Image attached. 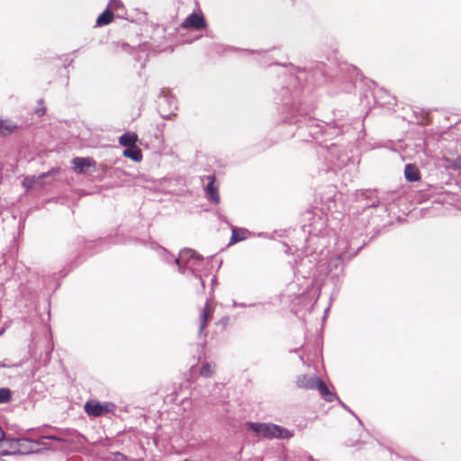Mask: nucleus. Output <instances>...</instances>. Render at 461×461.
I'll list each match as a JSON object with an SVG mask.
<instances>
[{
    "label": "nucleus",
    "instance_id": "28",
    "mask_svg": "<svg viewBox=\"0 0 461 461\" xmlns=\"http://www.w3.org/2000/svg\"><path fill=\"white\" fill-rule=\"evenodd\" d=\"M9 366L6 365L5 363H1L0 362V367H8Z\"/></svg>",
    "mask_w": 461,
    "mask_h": 461
},
{
    "label": "nucleus",
    "instance_id": "19",
    "mask_svg": "<svg viewBox=\"0 0 461 461\" xmlns=\"http://www.w3.org/2000/svg\"><path fill=\"white\" fill-rule=\"evenodd\" d=\"M329 125L333 127L334 129H338L339 133L348 131V125L342 122L341 119L333 120L332 122H329Z\"/></svg>",
    "mask_w": 461,
    "mask_h": 461
},
{
    "label": "nucleus",
    "instance_id": "26",
    "mask_svg": "<svg viewBox=\"0 0 461 461\" xmlns=\"http://www.w3.org/2000/svg\"><path fill=\"white\" fill-rule=\"evenodd\" d=\"M195 277L199 278L200 282H201V285L203 287V289L204 288V282L202 280L201 276H197L195 275Z\"/></svg>",
    "mask_w": 461,
    "mask_h": 461
},
{
    "label": "nucleus",
    "instance_id": "32",
    "mask_svg": "<svg viewBox=\"0 0 461 461\" xmlns=\"http://www.w3.org/2000/svg\"><path fill=\"white\" fill-rule=\"evenodd\" d=\"M4 331H5L4 329L0 330V336L4 333Z\"/></svg>",
    "mask_w": 461,
    "mask_h": 461
},
{
    "label": "nucleus",
    "instance_id": "24",
    "mask_svg": "<svg viewBox=\"0 0 461 461\" xmlns=\"http://www.w3.org/2000/svg\"><path fill=\"white\" fill-rule=\"evenodd\" d=\"M36 113L39 115V116H41L45 113V108H41V109H37L36 110Z\"/></svg>",
    "mask_w": 461,
    "mask_h": 461
},
{
    "label": "nucleus",
    "instance_id": "18",
    "mask_svg": "<svg viewBox=\"0 0 461 461\" xmlns=\"http://www.w3.org/2000/svg\"><path fill=\"white\" fill-rule=\"evenodd\" d=\"M16 128V125L10 121L0 122V134L5 135L13 132Z\"/></svg>",
    "mask_w": 461,
    "mask_h": 461
},
{
    "label": "nucleus",
    "instance_id": "8",
    "mask_svg": "<svg viewBox=\"0 0 461 461\" xmlns=\"http://www.w3.org/2000/svg\"><path fill=\"white\" fill-rule=\"evenodd\" d=\"M319 378L315 375H303L298 376L296 384L300 388L315 389Z\"/></svg>",
    "mask_w": 461,
    "mask_h": 461
},
{
    "label": "nucleus",
    "instance_id": "20",
    "mask_svg": "<svg viewBox=\"0 0 461 461\" xmlns=\"http://www.w3.org/2000/svg\"><path fill=\"white\" fill-rule=\"evenodd\" d=\"M11 399V391L8 388H0V404L9 402Z\"/></svg>",
    "mask_w": 461,
    "mask_h": 461
},
{
    "label": "nucleus",
    "instance_id": "6",
    "mask_svg": "<svg viewBox=\"0 0 461 461\" xmlns=\"http://www.w3.org/2000/svg\"><path fill=\"white\" fill-rule=\"evenodd\" d=\"M73 169L77 174H87L88 169L94 167L95 162L90 158L77 157L72 160Z\"/></svg>",
    "mask_w": 461,
    "mask_h": 461
},
{
    "label": "nucleus",
    "instance_id": "21",
    "mask_svg": "<svg viewBox=\"0 0 461 461\" xmlns=\"http://www.w3.org/2000/svg\"><path fill=\"white\" fill-rule=\"evenodd\" d=\"M8 437H5L3 428L0 426V450H3L4 441L7 439Z\"/></svg>",
    "mask_w": 461,
    "mask_h": 461
},
{
    "label": "nucleus",
    "instance_id": "23",
    "mask_svg": "<svg viewBox=\"0 0 461 461\" xmlns=\"http://www.w3.org/2000/svg\"><path fill=\"white\" fill-rule=\"evenodd\" d=\"M379 203H380V200L378 199V200H375V201L372 202L367 206H369V207H376Z\"/></svg>",
    "mask_w": 461,
    "mask_h": 461
},
{
    "label": "nucleus",
    "instance_id": "22",
    "mask_svg": "<svg viewBox=\"0 0 461 461\" xmlns=\"http://www.w3.org/2000/svg\"><path fill=\"white\" fill-rule=\"evenodd\" d=\"M173 116H176L175 113H170L168 114H163L161 113V117L165 120H170Z\"/></svg>",
    "mask_w": 461,
    "mask_h": 461
},
{
    "label": "nucleus",
    "instance_id": "25",
    "mask_svg": "<svg viewBox=\"0 0 461 461\" xmlns=\"http://www.w3.org/2000/svg\"><path fill=\"white\" fill-rule=\"evenodd\" d=\"M336 263H335V267H338V265L339 264H341V258L340 256H339L337 258H336Z\"/></svg>",
    "mask_w": 461,
    "mask_h": 461
},
{
    "label": "nucleus",
    "instance_id": "4",
    "mask_svg": "<svg viewBox=\"0 0 461 461\" xmlns=\"http://www.w3.org/2000/svg\"><path fill=\"white\" fill-rule=\"evenodd\" d=\"M84 408L88 416L100 417L113 412L116 406L113 402H100L95 400H90L85 403Z\"/></svg>",
    "mask_w": 461,
    "mask_h": 461
},
{
    "label": "nucleus",
    "instance_id": "29",
    "mask_svg": "<svg viewBox=\"0 0 461 461\" xmlns=\"http://www.w3.org/2000/svg\"><path fill=\"white\" fill-rule=\"evenodd\" d=\"M342 405H343V408H345V410H348L349 412L352 413V411L346 405H344V404H342Z\"/></svg>",
    "mask_w": 461,
    "mask_h": 461
},
{
    "label": "nucleus",
    "instance_id": "15",
    "mask_svg": "<svg viewBox=\"0 0 461 461\" xmlns=\"http://www.w3.org/2000/svg\"><path fill=\"white\" fill-rule=\"evenodd\" d=\"M158 106L161 109L162 105L165 104H167L170 107L174 106V108H176V100L171 95L162 92L160 95L158 96Z\"/></svg>",
    "mask_w": 461,
    "mask_h": 461
},
{
    "label": "nucleus",
    "instance_id": "5",
    "mask_svg": "<svg viewBox=\"0 0 461 461\" xmlns=\"http://www.w3.org/2000/svg\"><path fill=\"white\" fill-rule=\"evenodd\" d=\"M181 26L185 29L201 30L206 26V22L202 15L192 14L186 17Z\"/></svg>",
    "mask_w": 461,
    "mask_h": 461
},
{
    "label": "nucleus",
    "instance_id": "9",
    "mask_svg": "<svg viewBox=\"0 0 461 461\" xmlns=\"http://www.w3.org/2000/svg\"><path fill=\"white\" fill-rule=\"evenodd\" d=\"M212 309L211 308L208 302H206L203 311L200 313V326H199V335L204 330L207 326L208 320L212 317Z\"/></svg>",
    "mask_w": 461,
    "mask_h": 461
},
{
    "label": "nucleus",
    "instance_id": "2",
    "mask_svg": "<svg viewBox=\"0 0 461 461\" xmlns=\"http://www.w3.org/2000/svg\"><path fill=\"white\" fill-rule=\"evenodd\" d=\"M248 428L257 435L267 438L288 439L293 436V433L287 429L272 423L249 422Z\"/></svg>",
    "mask_w": 461,
    "mask_h": 461
},
{
    "label": "nucleus",
    "instance_id": "16",
    "mask_svg": "<svg viewBox=\"0 0 461 461\" xmlns=\"http://www.w3.org/2000/svg\"><path fill=\"white\" fill-rule=\"evenodd\" d=\"M246 239V230L233 227L230 238V243H236Z\"/></svg>",
    "mask_w": 461,
    "mask_h": 461
},
{
    "label": "nucleus",
    "instance_id": "1",
    "mask_svg": "<svg viewBox=\"0 0 461 461\" xmlns=\"http://www.w3.org/2000/svg\"><path fill=\"white\" fill-rule=\"evenodd\" d=\"M39 444L27 438H7L4 441L3 450H0V456L8 455H27L37 452Z\"/></svg>",
    "mask_w": 461,
    "mask_h": 461
},
{
    "label": "nucleus",
    "instance_id": "30",
    "mask_svg": "<svg viewBox=\"0 0 461 461\" xmlns=\"http://www.w3.org/2000/svg\"><path fill=\"white\" fill-rule=\"evenodd\" d=\"M342 405H343V408H345V410H348L349 412L352 413V411L346 405H344V404H342Z\"/></svg>",
    "mask_w": 461,
    "mask_h": 461
},
{
    "label": "nucleus",
    "instance_id": "7",
    "mask_svg": "<svg viewBox=\"0 0 461 461\" xmlns=\"http://www.w3.org/2000/svg\"><path fill=\"white\" fill-rule=\"evenodd\" d=\"M207 178L209 179V182L205 187L207 199L212 203H219L220 195L218 193V188L214 185L215 177L209 176Z\"/></svg>",
    "mask_w": 461,
    "mask_h": 461
},
{
    "label": "nucleus",
    "instance_id": "17",
    "mask_svg": "<svg viewBox=\"0 0 461 461\" xmlns=\"http://www.w3.org/2000/svg\"><path fill=\"white\" fill-rule=\"evenodd\" d=\"M215 369V365L204 362L203 363L201 369H200V375L204 377H210L213 375Z\"/></svg>",
    "mask_w": 461,
    "mask_h": 461
},
{
    "label": "nucleus",
    "instance_id": "31",
    "mask_svg": "<svg viewBox=\"0 0 461 461\" xmlns=\"http://www.w3.org/2000/svg\"><path fill=\"white\" fill-rule=\"evenodd\" d=\"M403 461H414L413 458H408V459H404Z\"/></svg>",
    "mask_w": 461,
    "mask_h": 461
},
{
    "label": "nucleus",
    "instance_id": "11",
    "mask_svg": "<svg viewBox=\"0 0 461 461\" xmlns=\"http://www.w3.org/2000/svg\"><path fill=\"white\" fill-rule=\"evenodd\" d=\"M315 389H317L320 392L321 397L325 401L331 402L334 400L335 395L329 390V388L322 380L319 379Z\"/></svg>",
    "mask_w": 461,
    "mask_h": 461
},
{
    "label": "nucleus",
    "instance_id": "12",
    "mask_svg": "<svg viewBox=\"0 0 461 461\" xmlns=\"http://www.w3.org/2000/svg\"><path fill=\"white\" fill-rule=\"evenodd\" d=\"M123 156L132 159L135 162H140L142 159L141 150L136 145L128 147L126 149H124Z\"/></svg>",
    "mask_w": 461,
    "mask_h": 461
},
{
    "label": "nucleus",
    "instance_id": "27",
    "mask_svg": "<svg viewBox=\"0 0 461 461\" xmlns=\"http://www.w3.org/2000/svg\"><path fill=\"white\" fill-rule=\"evenodd\" d=\"M48 438L54 439V440H58V441H59V440H60V438H58L57 436H50V437H48Z\"/></svg>",
    "mask_w": 461,
    "mask_h": 461
},
{
    "label": "nucleus",
    "instance_id": "10",
    "mask_svg": "<svg viewBox=\"0 0 461 461\" xmlns=\"http://www.w3.org/2000/svg\"><path fill=\"white\" fill-rule=\"evenodd\" d=\"M405 178L410 182L418 181L420 178V170L415 165L407 164L404 169Z\"/></svg>",
    "mask_w": 461,
    "mask_h": 461
},
{
    "label": "nucleus",
    "instance_id": "3",
    "mask_svg": "<svg viewBox=\"0 0 461 461\" xmlns=\"http://www.w3.org/2000/svg\"><path fill=\"white\" fill-rule=\"evenodd\" d=\"M202 260L203 258L191 249L181 250L178 257L174 259L178 267V270L183 274L185 268L194 274L195 267Z\"/></svg>",
    "mask_w": 461,
    "mask_h": 461
},
{
    "label": "nucleus",
    "instance_id": "14",
    "mask_svg": "<svg viewBox=\"0 0 461 461\" xmlns=\"http://www.w3.org/2000/svg\"><path fill=\"white\" fill-rule=\"evenodd\" d=\"M113 19V13L110 11L108 8L103 12L96 20L97 26L107 25L112 23Z\"/></svg>",
    "mask_w": 461,
    "mask_h": 461
},
{
    "label": "nucleus",
    "instance_id": "13",
    "mask_svg": "<svg viewBox=\"0 0 461 461\" xmlns=\"http://www.w3.org/2000/svg\"><path fill=\"white\" fill-rule=\"evenodd\" d=\"M138 140V136L134 132H127L119 137V143L123 147L134 146Z\"/></svg>",
    "mask_w": 461,
    "mask_h": 461
}]
</instances>
